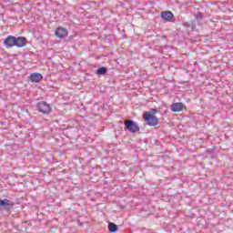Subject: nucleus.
<instances>
[{"mask_svg":"<svg viewBox=\"0 0 233 233\" xmlns=\"http://www.w3.org/2000/svg\"><path fill=\"white\" fill-rule=\"evenodd\" d=\"M15 207V203L8 198H0V210L1 212H10Z\"/></svg>","mask_w":233,"mask_h":233,"instance_id":"nucleus-1","label":"nucleus"},{"mask_svg":"<svg viewBox=\"0 0 233 233\" xmlns=\"http://www.w3.org/2000/svg\"><path fill=\"white\" fill-rule=\"evenodd\" d=\"M125 130L131 132V134H136V132H139V125L136 123V121L132 119H127L124 122Z\"/></svg>","mask_w":233,"mask_h":233,"instance_id":"nucleus-2","label":"nucleus"},{"mask_svg":"<svg viewBox=\"0 0 233 233\" xmlns=\"http://www.w3.org/2000/svg\"><path fill=\"white\" fill-rule=\"evenodd\" d=\"M36 108L38 112H41V114H45L46 116H48V114H52V106H50V104L41 101L36 104Z\"/></svg>","mask_w":233,"mask_h":233,"instance_id":"nucleus-3","label":"nucleus"},{"mask_svg":"<svg viewBox=\"0 0 233 233\" xmlns=\"http://www.w3.org/2000/svg\"><path fill=\"white\" fill-rule=\"evenodd\" d=\"M143 119L148 127H157L159 124V118L156 116L143 114Z\"/></svg>","mask_w":233,"mask_h":233,"instance_id":"nucleus-4","label":"nucleus"},{"mask_svg":"<svg viewBox=\"0 0 233 233\" xmlns=\"http://www.w3.org/2000/svg\"><path fill=\"white\" fill-rule=\"evenodd\" d=\"M160 17L164 21H167L169 23H174L176 21V16L174 15V13L171 11H162L160 13Z\"/></svg>","mask_w":233,"mask_h":233,"instance_id":"nucleus-5","label":"nucleus"},{"mask_svg":"<svg viewBox=\"0 0 233 233\" xmlns=\"http://www.w3.org/2000/svg\"><path fill=\"white\" fill-rule=\"evenodd\" d=\"M56 37H58L59 39H65L66 35H68V30L65 27H57L55 31Z\"/></svg>","mask_w":233,"mask_h":233,"instance_id":"nucleus-6","label":"nucleus"},{"mask_svg":"<svg viewBox=\"0 0 233 233\" xmlns=\"http://www.w3.org/2000/svg\"><path fill=\"white\" fill-rule=\"evenodd\" d=\"M4 46H5V48H12V47L15 46V36L8 35L4 40Z\"/></svg>","mask_w":233,"mask_h":233,"instance_id":"nucleus-7","label":"nucleus"},{"mask_svg":"<svg viewBox=\"0 0 233 233\" xmlns=\"http://www.w3.org/2000/svg\"><path fill=\"white\" fill-rule=\"evenodd\" d=\"M15 46L17 48H23V46H26V38L25 36L15 37Z\"/></svg>","mask_w":233,"mask_h":233,"instance_id":"nucleus-8","label":"nucleus"},{"mask_svg":"<svg viewBox=\"0 0 233 233\" xmlns=\"http://www.w3.org/2000/svg\"><path fill=\"white\" fill-rule=\"evenodd\" d=\"M43 79V75L40 73H32L29 76V81L31 83H39Z\"/></svg>","mask_w":233,"mask_h":233,"instance_id":"nucleus-9","label":"nucleus"},{"mask_svg":"<svg viewBox=\"0 0 233 233\" xmlns=\"http://www.w3.org/2000/svg\"><path fill=\"white\" fill-rule=\"evenodd\" d=\"M172 112H181L185 108V105L181 102L173 103L170 106Z\"/></svg>","mask_w":233,"mask_h":233,"instance_id":"nucleus-10","label":"nucleus"},{"mask_svg":"<svg viewBox=\"0 0 233 233\" xmlns=\"http://www.w3.org/2000/svg\"><path fill=\"white\" fill-rule=\"evenodd\" d=\"M96 76H106L108 74V67L106 66H101L98 69L96 70Z\"/></svg>","mask_w":233,"mask_h":233,"instance_id":"nucleus-11","label":"nucleus"},{"mask_svg":"<svg viewBox=\"0 0 233 233\" xmlns=\"http://www.w3.org/2000/svg\"><path fill=\"white\" fill-rule=\"evenodd\" d=\"M108 230L111 233H116L119 230V227H117V225H116L114 222H109L108 223Z\"/></svg>","mask_w":233,"mask_h":233,"instance_id":"nucleus-12","label":"nucleus"},{"mask_svg":"<svg viewBox=\"0 0 233 233\" xmlns=\"http://www.w3.org/2000/svg\"><path fill=\"white\" fill-rule=\"evenodd\" d=\"M195 21L198 22V25H199L200 21H203V13L198 12L197 14H194Z\"/></svg>","mask_w":233,"mask_h":233,"instance_id":"nucleus-13","label":"nucleus"},{"mask_svg":"<svg viewBox=\"0 0 233 233\" xmlns=\"http://www.w3.org/2000/svg\"><path fill=\"white\" fill-rule=\"evenodd\" d=\"M157 112H159L157 110V108H151L149 111L144 112V114H146L147 116H156V114H157Z\"/></svg>","mask_w":233,"mask_h":233,"instance_id":"nucleus-14","label":"nucleus"},{"mask_svg":"<svg viewBox=\"0 0 233 233\" xmlns=\"http://www.w3.org/2000/svg\"><path fill=\"white\" fill-rule=\"evenodd\" d=\"M190 25H191L192 32H194L198 27V20H191Z\"/></svg>","mask_w":233,"mask_h":233,"instance_id":"nucleus-15","label":"nucleus"},{"mask_svg":"<svg viewBox=\"0 0 233 233\" xmlns=\"http://www.w3.org/2000/svg\"><path fill=\"white\" fill-rule=\"evenodd\" d=\"M182 25H183V26H185V28H190L191 27L190 23H188V22H184Z\"/></svg>","mask_w":233,"mask_h":233,"instance_id":"nucleus-16","label":"nucleus"},{"mask_svg":"<svg viewBox=\"0 0 233 233\" xmlns=\"http://www.w3.org/2000/svg\"><path fill=\"white\" fill-rule=\"evenodd\" d=\"M73 39H74V36H73V35H70V36H68V38H67L68 41H72Z\"/></svg>","mask_w":233,"mask_h":233,"instance_id":"nucleus-17","label":"nucleus"},{"mask_svg":"<svg viewBox=\"0 0 233 233\" xmlns=\"http://www.w3.org/2000/svg\"><path fill=\"white\" fill-rule=\"evenodd\" d=\"M26 223H28V221H24V222H22V225L25 226V225H26Z\"/></svg>","mask_w":233,"mask_h":233,"instance_id":"nucleus-18","label":"nucleus"},{"mask_svg":"<svg viewBox=\"0 0 233 233\" xmlns=\"http://www.w3.org/2000/svg\"><path fill=\"white\" fill-rule=\"evenodd\" d=\"M187 35H190V32H187Z\"/></svg>","mask_w":233,"mask_h":233,"instance_id":"nucleus-19","label":"nucleus"}]
</instances>
